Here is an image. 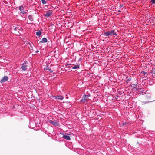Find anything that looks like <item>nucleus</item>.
Returning <instances> with one entry per match:
<instances>
[{
    "label": "nucleus",
    "mask_w": 155,
    "mask_h": 155,
    "mask_svg": "<svg viewBox=\"0 0 155 155\" xmlns=\"http://www.w3.org/2000/svg\"><path fill=\"white\" fill-rule=\"evenodd\" d=\"M118 12H120V11H119Z\"/></svg>",
    "instance_id": "nucleus-23"
},
{
    "label": "nucleus",
    "mask_w": 155,
    "mask_h": 155,
    "mask_svg": "<svg viewBox=\"0 0 155 155\" xmlns=\"http://www.w3.org/2000/svg\"><path fill=\"white\" fill-rule=\"evenodd\" d=\"M8 78L7 76H4L0 81V82L3 83L8 81Z\"/></svg>",
    "instance_id": "nucleus-5"
},
{
    "label": "nucleus",
    "mask_w": 155,
    "mask_h": 155,
    "mask_svg": "<svg viewBox=\"0 0 155 155\" xmlns=\"http://www.w3.org/2000/svg\"><path fill=\"white\" fill-rule=\"evenodd\" d=\"M140 93L141 94H144L145 93V92L144 91V90H142L141 91Z\"/></svg>",
    "instance_id": "nucleus-15"
},
{
    "label": "nucleus",
    "mask_w": 155,
    "mask_h": 155,
    "mask_svg": "<svg viewBox=\"0 0 155 155\" xmlns=\"http://www.w3.org/2000/svg\"><path fill=\"white\" fill-rule=\"evenodd\" d=\"M89 97V95H86L85 94L84 95V98L85 97V98H87L88 97Z\"/></svg>",
    "instance_id": "nucleus-17"
},
{
    "label": "nucleus",
    "mask_w": 155,
    "mask_h": 155,
    "mask_svg": "<svg viewBox=\"0 0 155 155\" xmlns=\"http://www.w3.org/2000/svg\"><path fill=\"white\" fill-rule=\"evenodd\" d=\"M104 35L105 36H107L108 37L110 36L111 35H113L115 36H116L117 35V34L115 32V31L114 30H111L110 31H106V32H104Z\"/></svg>",
    "instance_id": "nucleus-1"
},
{
    "label": "nucleus",
    "mask_w": 155,
    "mask_h": 155,
    "mask_svg": "<svg viewBox=\"0 0 155 155\" xmlns=\"http://www.w3.org/2000/svg\"><path fill=\"white\" fill-rule=\"evenodd\" d=\"M48 41L47 39L45 38H43L41 41H40V43H46Z\"/></svg>",
    "instance_id": "nucleus-7"
},
{
    "label": "nucleus",
    "mask_w": 155,
    "mask_h": 155,
    "mask_svg": "<svg viewBox=\"0 0 155 155\" xmlns=\"http://www.w3.org/2000/svg\"><path fill=\"white\" fill-rule=\"evenodd\" d=\"M141 73L142 74L145 75L147 74V73L145 71H143L141 72Z\"/></svg>",
    "instance_id": "nucleus-18"
},
{
    "label": "nucleus",
    "mask_w": 155,
    "mask_h": 155,
    "mask_svg": "<svg viewBox=\"0 0 155 155\" xmlns=\"http://www.w3.org/2000/svg\"><path fill=\"white\" fill-rule=\"evenodd\" d=\"M36 34L37 36H40L41 34V32L40 31H39L37 32H36Z\"/></svg>",
    "instance_id": "nucleus-12"
},
{
    "label": "nucleus",
    "mask_w": 155,
    "mask_h": 155,
    "mask_svg": "<svg viewBox=\"0 0 155 155\" xmlns=\"http://www.w3.org/2000/svg\"><path fill=\"white\" fill-rule=\"evenodd\" d=\"M120 8H123V5H120Z\"/></svg>",
    "instance_id": "nucleus-21"
},
{
    "label": "nucleus",
    "mask_w": 155,
    "mask_h": 155,
    "mask_svg": "<svg viewBox=\"0 0 155 155\" xmlns=\"http://www.w3.org/2000/svg\"><path fill=\"white\" fill-rule=\"evenodd\" d=\"M26 4H23L19 7V9L23 14L26 13V12H25L24 10L25 8L26 7Z\"/></svg>",
    "instance_id": "nucleus-2"
},
{
    "label": "nucleus",
    "mask_w": 155,
    "mask_h": 155,
    "mask_svg": "<svg viewBox=\"0 0 155 155\" xmlns=\"http://www.w3.org/2000/svg\"><path fill=\"white\" fill-rule=\"evenodd\" d=\"M41 1L42 4H46L47 3V1L45 0H41Z\"/></svg>",
    "instance_id": "nucleus-13"
},
{
    "label": "nucleus",
    "mask_w": 155,
    "mask_h": 155,
    "mask_svg": "<svg viewBox=\"0 0 155 155\" xmlns=\"http://www.w3.org/2000/svg\"><path fill=\"white\" fill-rule=\"evenodd\" d=\"M28 18L30 21H32L33 20V18L31 15H29L28 16Z\"/></svg>",
    "instance_id": "nucleus-11"
},
{
    "label": "nucleus",
    "mask_w": 155,
    "mask_h": 155,
    "mask_svg": "<svg viewBox=\"0 0 155 155\" xmlns=\"http://www.w3.org/2000/svg\"><path fill=\"white\" fill-rule=\"evenodd\" d=\"M56 99L62 100L64 99V97L62 96H57L55 97Z\"/></svg>",
    "instance_id": "nucleus-9"
},
{
    "label": "nucleus",
    "mask_w": 155,
    "mask_h": 155,
    "mask_svg": "<svg viewBox=\"0 0 155 155\" xmlns=\"http://www.w3.org/2000/svg\"><path fill=\"white\" fill-rule=\"evenodd\" d=\"M79 68V65H78V64H77V65H74V66H73L71 68L72 69H78Z\"/></svg>",
    "instance_id": "nucleus-10"
},
{
    "label": "nucleus",
    "mask_w": 155,
    "mask_h": 155,
    "mask_svg": "<svg viewBox=\"0 0 155 155\" xmlns=\"http://www.w3.org/2000/svg\"><path fill=\"white\" fill-rule=\"evenodd\" d=\"M132 85H133V87L135 88L137 86V84H133Z\"/></svg>",
    "instance_id": "nucleus-16"
},
{
    "label": "nucleus",
    "mask_w": 155,
    "mask_h": 155,
    "mask_svg": "<svg viewBox=\"0 0 155 155\" xmlns=\"http://www.w3.org/2000/svg\"><path fill=\"white\" fill-rule=\"evenodd\" d=\"M48 122L56 126L58 125L57 122L56 121H51L50 120Z\"/></svg>",
    "instance_id": "nucleus-6"
},
{
    "label": "nucleus",
    "mask_w": 155,
    "mask_h": 155,
    "mask_svg": "<svg viewBox=\"0 0 155 155\" xmlns=\"http://www.w3.org/2000/svg\"><path fill=\"white\" fill-rule=\"evenodd\" d=\"M88 102V100L86 99L85 100H84V101H83V102L84 103H87Z\"/></svg>",
    "instance_id": "nucleus-19"
},
{
    "label": "nucleus",
    "mask_w": 155,
    "mask_h": 155,
    "mask_svg": "<svg viewBox=\"0 0 155 155\" xmlns=\"http://www.w3.org/2000/svg\"><path fill=\"white\" fill-rule=\"evenodd\" d=\"M28 63L27 62H25L23 63L22 64V66L21 67V68L23 71H25L28 68Z\"/></svg>",
    "instance_id": "nucleus-4"
},
{
    "label": "nucleus",
    "mask_w": 155,
    "mask_h": 155,
    "mask_svg": "<svg viewBox=\"0 0 155 155\" xmlns=\"http://www.w3.org/2000/svg\"><path fill=\"white\" fill-rule=\"evenodd\" d=\"M49 71H50V72L52 73V72H53V71H52V70H51V69H49Z\"/></svg>",
    "instance_id": "nucleus-22"
},
{
    "label": "nucleus",
    "mask_w": 155,
    "mask_h": 155,
    "mask_svg": "<svg viewBox=\"0 0 155 155\" xmlns=\"http://www.w3.org/2000/svg\"><path fill=\"white\" fill-rule=\"evenodd\" d=\"M151 2L152 4H155V0H151Z\"/></svg>",
    "instance_id": "nucleus-20"
},
{
    "label": "nucleus",
    "mask_w": 155,
    "mask_h": 155,
    "mask_svg": "<svg viewBox=\"0 0 155 155\" xmlns=\"http://www.w3.org/2000/svg\"><path fill=\"white\" fill-rule=\"evenodd\" d=\"M53 11L52 10H49L46 12V13L44 14V15L46 17H48L52 14Z\"/></svg>",
    "instance_id": "nucleus-3"
},
{
    "label": "nucleus",
    "mask_w": 155,
    "mask_h": 155,
    "mask_svg": "<svg viewBox=\"0 0 155 155\" xmlns=\"http://www.w3.org/2000/svg\"><path fill=\"white\" fill-rule=\"evenodd\" d=\"M38 51H37L36 52H38Z\"/></svg>",
    "instance_id": "nucleus-24"
},
{
    "label": "nucleus",
    "mask_w": 155,
    "mask_h": 155,
    "mask_svg": "<svg viewBox=\"0 0 155 155\" xmlns=\"http://www.w3.org/2000/svg\"><path fill=\"white\" fill-rule=\"evenodd\" d=\"M84 95L83 96L82 99L81 100V102H83V101H84V100H85V99H86V98H85V97L84 98Z\"/></svg>",
    "instance_id": "nucleus-14"
},
{
    "label": "nucleus",
    "mask_w": 155,
    "mask_h": 155,
    "mask_svg": "<svg viewBox=\"0 0 155 155\" xmlns=\"http://www.w3.org/2000/svg\"><path fill=\"white\" fill-rule=\"evenodd\" d=\"M63 138L66 139L67 140H70L71 139L70 137L68 135H64L63 136Z\"/></svg>",
    "instance_id": "nucleus-8"
}]
</instances>
